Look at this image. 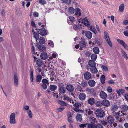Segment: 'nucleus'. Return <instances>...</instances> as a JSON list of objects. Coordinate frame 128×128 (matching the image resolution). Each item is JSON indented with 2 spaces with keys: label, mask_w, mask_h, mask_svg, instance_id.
I'll return each instance as SVG.
<instances>
[{
  "label": "nucleus",
  "mask_w": 128,
  "mask_h": 128,
  "mask_svg": "<svg viewBox=\"0 0 128 128\" xmlns=\"http://www.w3.org/2000/svg\"><path fill=\"white\" fill-rule=\"evenodd\" d=\"M58 103L62 106H67L66 103L63 101L59 100L58 101Z\"/></svg>",
  "instance_id": "obj_34"
},
{
  "label": "nucleus",
  "mask_w": 128,
  "mask_h": 128,
  "mask_svg": "<svg viewBox=\"0 0 128 128\" xmlns=\"http://www.w3.org/2000/svg\"><path fill=\"white\" fill-rule=\"evenodd\" d=\"M57 88V86L56 85H51L50 86V89L52 91H54Z\"/></svg>",
  "instance_id": "obj_37"
},
{
  "label": "nucleus",
  "mask_w": 128,
  "mask_h": 128,
  "mask_svg": "<svg viewBox=\"0 0 128 128\" xmlns=\"http://www.w3.org/2000/svg\"><path fill=\"white\" fill-rule=\"evenodd\" d=\"M14 84L16 86H17L18 84V79L17 75L16 73H15L14 75Z\"/></svg>",
  "instance_id": "obj_11"
},
{
  "label": "nucleus",
  "mask_w": 128,
  "mask_h": 128,
  "mask_svg": "<svg viewBox=\"0 0 128 128\" xmlns=\"http://www.w3.org/2000/svg\"><path fill=\"white\" fill-rule=\"evenodd\" d=\"M33 15L35 17H38V13L36 12H34L33 14Z\"/></svg>",
  "instance_id": "obj_58"
},
{
  "label": "nucleus",
  "mask_w": 128,
  "mask_h": 128,
  "mask_svg": "<svg viewBox=\"0 0 128 128\" xmlns=\"http://www.w3.org/2000/svg\"><path fill=\"white\" fill-rule=\"evenodd\" d=\"M124 97L126 100L128 101V94H125L124 96Z\"/></svg>",
  "instance_id": "obj_64"
},
{
  "label": "nucleus",
  "mask_w": 128,
  "mask_h": 128,
  "mask_svg": "<svg viewBox=\"0 0 128 128\" xmlns=\"http://www.w3.org/2000/svg\"><path fill=\"white\" fill-rule=\"evenodd\" d=\"M34 36L36 40V41L39 38V31H37L36 32H34Z\"/></svg>",
  "instance_id": "obj_33"
},
{
  "label": "nucleus",
  "mask_w": 128,
  "mask_h": 128,
  "mask_svg": "<svg viewBox=\"0 0 128 128\" xmlns=\"http://www.w3.org/2000/svg\"><path fill=\"white\" fill-rule=\"evenodd\" d=\"M121 52L122 54V56L126 60H128V56L125 52L122 50H121Z\"/></svg>",
  "instance_id": "obj_30"
},
{
  "label": "nucleus",
  "mask_w": 128,
  "mask_h": 128,
  "mask_svg": "<svg viewBox=\"0 0 128 128\" xmlns=\"http://www.w3.org/2000/svg\"><path fill=\"white\" fill-rule=\"evenodd\" d=\"M74 29L76 30L77 31L80 29L79 26L78 24L74 25L73 26Z\"/></svg>",
  "instance_id": "obj_47"
},
{
  "label": "nucleus",
  "mask_w": 128,
  "mask_h": 128,
  "mask_svg": "<svg viewBox=\"0 0 128 128\" xmlns=\"http://www.w3.org/2000/svg\"><path fill=\"white\" fill-rule=\"evenodd\" d=\"M49 84L48 80L46 79H43L42 80V83L40 84V85L44 90H46L47 88V85Z\"/></svg>",
  "instance_id": "obj_2"
},
{
  "label": "nucleus",
  "mask_w": 128,
  "mask_h": 128,
  "mask_svg": "<svg viewBox=\"0 0 128 128\" xmlns=\"http://www.w3.org/2000/svg\"><path fill=\"white\" fill-rule=\"evenodd\" d=\"M93 50L96 54H98L99 53V50L98 48L95 47L93 48Z\"/></svg>",
  "instance_id": "obj_39"
},
{
  "label": "nucleus",
  "mask_w": 128,
  "mask_h": 128,
  "mask_svg": "<svg viewBox=\"0 0 128 128\" xmlns=\"http://www.w3.org/2000/svg\"><path fill=\"white\" fill-rule=\"evenodd\" d=\"M88 65L90 67H92L96 66V63L94 62V61L90 60L88 62Z\"/></svg>",
  "instance_id": "obj_25"
},
{
  "label": "nucleus",
  "mask_w": 128,
  "mask_h": 128,
  "mask_svg": "<svg viewBox=\"0 0 128 128\" xmlns=\"http://www.w3.org/2000/svg\"><path fill=\"white\" fill-rule=\"evenodd\" d=\"M68 12L70 14H72L74 12L75 10L74 8L72 7H70L68 8Z\"/></svg>",
  "instance_id": "obj_35"
},
{
  "label": "nucleus",
  "mask_w": 128,
  "mask_h": 128,
  "mask_svg": "<svg viewBox=\"0 0 128 128\" xmlns=\"http://www.w3.org/2000/svg\"><path fill=\"white\" fill-rule=\"evenodd\" d=\"M72 118V116L70 115L69 116L68 118V122L70 123H71L73 122Z\"/></svg>",
  "instance_id": "obj_52"
},
{
  "label": "nucleus",
  "mask_w": 128,
  "mask_h": 128,
  "mask_svg": "<svg viewBox=\"0 0 128 128\" xmlns=\"http://www.w3.org/2000/svg\"><path fill=\"white\" fill-rule=\"evenodd\" d=\"M66 89L68 91L70 92H72L74 90V88L72 85L69 84L66 86Z\"/></svg>",
  "instance_id": "obj_19"
},
{
  "label": "nucleus",
  "mask_w": 128,
  "mask_h": 128,
  "mask_svg": "<svg viewBox=\"0 0 128 128\" xmlns=\"http://www.w3.org/2000/svg\"><path fill=\"white\" fill-rule=\"evenodd\" d=\"M112 89L110 86L106 88V90L109 93H111L112 92Z\"/></svg>",
  "instance_id": "obj_56"
},
{
  "label": "nucleus",
  "mask_w": 128,
  "mask_h": 128,
  "mask_svg": "<svg viewBox=\"0 0 128 128\" xmlns=\"http://www.w3.org/2000/svg\"><path fill=\"white\" fill-rule=\"evenodd\" d=\"M105 76L103 75H102L100 78L101 82L102 84H104L105 83Z\"/></svg>",
  "instance_id": "obj_41"
},
{
  "label": "nucleus",
  "mask_w": 128,
  "mask_h": 128,
  "mask_svg": "<svg viewBox=\"0 0 128 128\" xmlns=\"http://www.w3.org/2000/svg\"><path fill=\"white\" fill-rule=\"evenodd\" d=\"M75 108H79L80 107L81 105L79 102H76L73 105Z\"/></svg>",
  "instance_id": "obj_48"
},
{
  "label": "nucleus",
  "mask_w": 128,
  "mask_h": 128,
  "mask_svg": "<svg viewBox=\"0 0 128 128\" xmlns=\"http://www.w3.org/2000/svg\"><path fill=\"white\" fill-rule=\"evenodd\" d=\"M90 30L92 31L95 34L96 33V31L94 27L93 26H91L90 27Z\"/></svg>",
  "instance_id": "obj_46"
},
{
  "label": "nucleus",
  "mask_w": 128,
  "mask_h": 128,
  "mask_svg": "<svg viewBox=\"0 0 128 128\" xmlns=\"http://www.w3.org/2000/svg\"><path fill=\"white\" fill-rule=\"evenodd\" d=\"M124 4H121L119 7V12H123L124 11Z\"/></svg>",
  "instance_id": "obj_32"
},
{
  "label": "nucleus",
  "mask_w": 128,
  "mask_h": 128,
  "mask_svg": "<svg viewBox=\"0 0 128 128\" xmlns=\"http://www.w3.org/2000/svg\"><path fill=\"white\" fill-rule=\"evenodd\" d=\"M86 97V95L82 93H80L78 96L79 99L82 100H84Z\"/></svg>",
  "instance_id": "obj_13"
},
{
  "label": "nucleus",
  "mask_w": 128,
  "mask_h": 128,
  "mask_svg": "<svg viewBox=\"0 0 128 128\" xmlns=\"http://www.w3.org/2000/svg\"><path fill=\"white\" fill-rule=\"evenodd\" d=\"M66 89L65 87L61 86L60 87L59 89V91L60 93L61 94H64L66 92Z\"/></svg>",
  "instance_id": "obj_23"
},
{
  "label": "nucleus",
  "mask_w": 128,
  "mask_h": 128,
  "mask_svg": "<svg viewBox=\"0 0 128 128\" xmlns=\"http://www.w3.org/2000/svg\"><path fill=\"white\" fill-rule=\"evenodd\" d=\"M97 57V56L96 54H93L91 56V58L92 60L95 61Z\"/></svg>",
  "instance_id": "obj_40"
},
{
  "label": "nucleus",
  "mask_w": 128,
  "mask_h": 128,
  "mask_svg": "<svg viewBox=\"0 0 128 128\" xmlns=\"http://www.w3.org/2000/svg\"><path fill=\"white\" fill-rule=\"evenodd\" d=\"M39 50L40 52L44 51L46 49V47L44 45L40 44V45L38 47Z\"/></svg>",
  "instance_id": "obj_21"
},
{
  "label": "nucleus",
  "mask_w": 128,
  "mask_h": 128,
  "mask_svg": "<svg viewBox=\"0 0 128 128\" xmlns=\"http://www.w3.org/2000/svg\"><path fill=\"white\" fill-rule=\"evenodd\" d=\"M64 108V107L60 106L59 108L57 109L58 111V112H62Z\"/></svg>",
  "instance_id": "obj_54"
},
{
  "label": "nucleus",
  "mask_w": 128,
  "mask_h": 128,
  "mask_svg": "<svg viewBox=\"0 0 128 128\" xmlns=\"http://www.w3.org/2000/svg\"><path fill=\"white\" fill-rule=\"evenodd\" d=\"M40 34L41 36H44L47 34V32L45 28H42L40 30Z\"/></svg>",
  "instance_id": "obj_15"
},
{
  "label": "nucleus",
  "mask_w": 128,
  "mask_h": 128,
  "mask_svg": "<svg viewBox=\"0 0 128 128\" xmlns=\"http://www.w3.org/2000/svg\"><path fill=\"white\" fill-rule=\"evenodd\" d=\"M95 114L96 117L98 118L104 117L105 114L104 111L101 108L97 109L95 111Z\"/></svg>",
  "instance_id": "obj_1"
},
{
  "label": "nucleus",
  "mask_w": 128,
  "mask_h": 128,
  "mask_svg": "<svg viewBox=\"0 0 128 128\" xmlns=\"http://www.w3.org/2000/svg\"><path fill=\"white\" fill-rule=\"evenodd\" d=\"M79 44L80 46L83 47H85L86 46L85 42L83 41H81L80 42Z\"/></svg>",
  "instance_id": "obj_43"
},
{
  "label": "nucleus",
  "mask_w": 128,
  "mask_h": 128,
  "mask_svg": "<svg viewBox=\"0 0 128 128\" xmlns=\"http://www.w3.org/2000/svg\"><path fill=\"white\" fill-rule=\"evenodd\" d=\"M82 115L81 114H77L76 116V119L77 121L80 122L82 120Z\"/></svg>",
  "instance_id": "obj_36"
},
{
  "label": "nucleus",
  "mask_w": 128,
  "mask_h": 128,
  "mask_svg": "<svg viewBox=\"0 0 128 128\" xmlns=\"http://www.w3.org/2000/svg\"><path fill=\"white\" fill-rule=\"evenodd\" d=\"M42 78V76L40 75H38L36 77V81L37 82H41Z\"/></svg>",
  "instance_id": "obj_28"
},
{
  "label": "nucleus",
  "mask_w": 128,
  "mask_h": 128,
  "mask_svg": "<svg viewBox=\"0 0 128 128\" xmlns=\"http://www.w3.org/2000/svg\"><path fill=\"white\" fill-rule=\"evenodd\" d=\"M63 99L64 100H66L67 101H70V100L71 98L68 97V96L64 95L63 96Z\"/></svg>",
  "instance_id": "obj_49"
},
{
  "label": "nucleus",
  "mask_w": 128,
  "mask_h": 128,
  "mask_svg": "<svg viewBox=\"0 0 128 128\" xmlns=\"http://www.w3.org/2000/svg\"><path fill=\"white\" fill-rule=\"evenodd\" d=\"M40 3L42 5H44L46 4L47 3L45 0H39Z\"/></svg>",
  "instance_id": "obj_51"
},
{
  "label": "nucleus",
  "mask_w": 128,
  "mask_h": 128,
  "mask_svg": "<svg viewBox=\"0 0 128 128\" xmlns=\"http://www.w3.org/2000/svg\"><path fill=\"white\" fill-rule=\"evenodd\" d=\"M69 19L71 23H73L75 20V19L74 17L73 16H70L69 17Z\"/></svg>",
  "instance_id": "obj_50"
},
{
  "label": "nucleus",
  "mask_w": 128,
  "mask_h": 128,
  "mask_svg": "<svg viewBox=\"0 0 128 128\" xmlns=\"http://www.w3.org/2000/svg\"><path fill=\"white\" fill-rule=\"evenodd\" d=\"M104 38L107 43L111 47H112V43L109 37L108 32H106L105 31L104 32Z\"/></svg>",
  "instance_id": "obj_3"
},
{
  "label": "nucleus",
  "mask_w": 128,
  "mask_h": 128,
  "mask_svg": "<svg viewBox=\"0 0 128 128\" xmlns=\"http://www.w3.org/2000/svg\"><path fill=\"white\" fill-rule=\"evenodd\" d=\"M36 65L38 66H41L43 63V62L42 60L40 59H38L36 61Z\"/></svg>",
  "instance_id": "obj_31"
},
{
  "label": "nucleus",
  "mask_w": 128,
  "mask_h": 128,
  "mask_svg": "<svg viewBox=\"0 0 128 128\" xmlns=\"http://www.w3.org/2000/svg\"><path fill=\"white\" fill-rule=\"evenodd\" d=\"M15 117V114L14 113H12L11 114L10 116V123L14 124L16 123Z\"/></svg>",
  "instance_id": "obj_5"
},
{
  "label": "nucleus",
  "mask_w": 128,
  "mask_h": 128,
  "mask_svg": "<svg viewBox=\"0 0 128 128\" xmlns=\"http://www.w3.org/2000/svg\"><path fill=\"white\" fill-rule=\"evenodd\" d=\"M39 41L40 44H44L45 42L44 38L43 37H40L39 39Z\"/></svg>",
  "instance_id": "obj_42"
},
{
  "label": "nucleus",
  "mask_w": 128,
  "mask_h": 128,
  "mask_svg": "<svg viewBox=\"0 0 128 128\" xmlns=\"http://www.w3.org/2000/svg\"><path fill=\"white\" fill-rule=\"evenodd\" d=\"M49 45L51 47H53L54 46V43L51 40H49L48 43Z\"/></svg>",
  "instance_id": "obj_57"
},
{
  "label": "nucleus",
  "mask_w": 128,
  "mask_h": 128,
  "mask_svg": "<svg viewBox=\"0 0 128 128\" xmlns=\"http://www.w3.org/2000/svg\"><path fill=\"white\" fill-rule=\"evenodd\" d=\"M100 98L102 99H106L107 97V94L103 91H101L99 94Z\"/></svg>",
  "instance_id": "obj_9"
},
{
  "label": "nucleus",
  "mask_w": 128,
  "mask_h": 128,
  "mask_svg": "<svg viewBox=\"0 0 128 128\" xmlns=\"http://www.w3.org/2000/svg\"><path fill=\"white\" fill-rule=\"evenodd\" d=\"M40 57L42 59L45 60L48 58V55L46 53L42 52L40 54Z\"/></svg>",
  "instance_id": "obj_20"
},
{
  "label": "nucleus",
  "mask_w": 128,
  "mask_h": 128,
  "mask_svg": "<svg viewBox=\"0 0 128 128\" xmlns=\"http://www.w3.org/2000/svg\"><path fill=\"white\" fill-rule=\"evenodd\" d=\"M117 41L125 49H126L128 48V46L124 40L119 39H118L117 40Z\"/></svg>",
  "instance_id": "obj_7"
},
{
  "label": "nucleus",
  "mask_w": 128,
  "mask_h": 128,
  "mask_svg": "<svg viewBox=\"0 0 128 128\" xmlns=\"http://www.w3.org/2000/svg\"><path fill=\"white\" fill-rule=\"evenodd\" d=\"M102 101L103 105L105 106V107H108L110 105V102L108 100L105 99Z\"/></svg>",
  "instance_id": "obj_10"
},
{
  "label": "nucleus",
  "mask_w": 128,
  "mask_h": 128,
  "mask_svg": "<svg viewBox=\"0 0 128 128\" xmlns=\"http://www.w3.org/2000/svg\"><path fill=\"white\" fill-rule=\"evenodd\" d=\"M62 2L65 3H67L68 4H70L71 3V0H61Z\"/></svg>",
  "instance_id": "obj_55"
},
{
  "label": "nucleus",
  "mask_w": 128,
  "mask_h": 128,
  "mask_svg": "<svg viewBox=\"0 0 128 128\" xmlns=\"http://www.w3.org/2000/svg\"><path fill=\"white\" fill-rule=\"evenodd\" d=\"M84 34L86 37L88 39H91L92 36V34L91 32L89 31H86L85 32Z\"/></svg>",
  "instance_id": "obj_12"
},
{
  "label": "nucleus",
  "mask_w": 128,
  "mask_h": 128,
  "mask_svg": "<svg viewBox=\"0 0 128 128\" xmlns=\"http://www.w3.org/2000/svg\"><path fill=\"white\" fill-rule=\"evenodd\" d=\"M88 83L89 85L91 87L94 86L96 84L95 82L92 80H89L88 81Z\"/></svg>",
  "instance_id": "obj_14"
},
{
  "label": "nucleus",
  "mask_w": 128,
  "mask_h": 128,
  "mask_svg": "<svg viewBox=\"0 0 128 128\" xmlns=\"http://www.w3.org/2000/svg\"><path fill=\"white\" fill-rule=\"evenodd\" d=\"M23 108L24 110H29V109L30 107L28 106L25 105L24 106Z\"/></svg>",
  "instance_id": "obj_59"
},
{
  "label": "nucleus",
  "mask_w": 128,
  "mask_h": 128,
  "mask_svg": "<svg viewBox=\"0 0 128 128\" xmlns=\"http://www.w3.org/2000/svg\"><path fill=\"white\" fill-rule=\"evenodd\" d=\"M76 16H80L81 15L80 10L78 8H77L76 9V13L75 14Z\"/></svg>",
  "instance_id": "obj_29"
},
{
  "label": "nucleus",
  "mask_w": 128,
  "mask_h": 128,
  "mask_svg": "<svg viewBox=\"0 0 128 128\" xmlns=\"http://www.w3.org/2000/svg\"><path fill=\"white\" fill-rule=\"evenodd\" d=\"M84 76L85 80H88L91 78L92 75L90 72H87L84 74Z\"/></svg>",
  "instance_id": "obj_8"
},
{
  "label": "nucleus",
  "mask_w": 128,
  "mask_h": 128,
  "mask_svg": "<svg viewBox=\"0 0 128 128\" xmlns=\"http://www.w3.org/2000/svg\"><path fill=\"white\" fill-rule=\"evenodd\" d=\"M80 85L83 87H86L87 85V82L86 80L82 81L81 82Z\"/></svg>",
  "instance_id": "obj_38"
},
{
  "label": "nucleus",
  "mask_w": 128,
  "mask_h": 128,
  "mask_svg": "<svg viewBox=\"0 0 128 128\" xmlns=\"http://www.w3.org/2000/svg\"><path fill=\"white\" fill-rule=\"evenodd\" d=\"M90 69V72L93 74H96L98 72V70L96 66L91 67Z\"/></svg>",
  "instance_id": "obj_18"
},
{
  "label": "nucleus",
  "mask_w": 128,
  "mask_h": 128,
  "mask_svg": "<svg viewBox=\"0 0 128 128\" xmlns=\"http://www.w3.org/2000/svg\"><path fill=\"white\" fill-rule=\"evenodd\" d=\"M102 101L98 100L96 101L95 103L96 106L100 108L103 106Z\"/></svg>",
  "instance_id": "obj_22"
},
{
  "label": "nucleus",
  "mask_w": 128,
  "mask_h": 128,
  "mask_svg": "<svg viewBox=\"0 0 128 128\" xmlns=\"http://www.w3.org/2000/svg\"><path fill=\"white\" fill-rule=\"evenodd\" d=\"M31 24L32 26L34 28L36 27V26L35 23L34 21H32L31 22Z\"/></svg>",
  "instance_id": "obj_62"
},
{
  "label": "nucleus",
  "mask_w": 128,
  "mask_h": 128,
  "mask_svg": "<svg viewBox=\"0 0 128 128\" xmlns=\"http://www.w3.org/2000/svg\"><path fill=\"white\" fill-rule=\"evenodd\" d=\"M120 113L119 112H115L113 114V115L114 116L116 119L118 121L120 122H121L124 120L121 117V116L120 115Z\"/></svg>",
  "instance_id": "obj_4"
},
{
  "label": "nucleus",
  "mask_w": 128,
  "mask_h": 128,
  "mask_svg": "<svg viewBox=\"0 0 128 128\" xmlns=\"http://www.w3.org/2000/svg\"><path fill=\"white\" fill-rule=\"evenodd\" d=\"M86 124H82L80 125L79 126L80 128H84V127H86Z\"/></svg>",
  "instance_id": "obj_60"
},
{
  "label": "nucleus",
  "mask_w": 128,
  "mask_h": 128,
  "mask_svg": "<svg viewBox=\"0 0 128 128\" xmlns=\"http://www.w3.org/2000/svg\"><path fill=\"white\" fill-rule=\"evenodd\" d=\"M114 118L112 116H108L107 118V122L110 124L111 126H112V124L114 122Z\"/></svg>",
  "instance_id": "obj_6"
},
{
  "label": "nucleus",
  "mask_w": 128,
  "mask_h": 128,
  "mask_svg": "<svg viewBox=\"0 0 128 128\" xmlns=\"http://www.w3.org/2000/svg\"><path fill=\"white\" fill-rule=\"evenodd\" d=\"M88 102L89 104L92 105L94 104L95 102V100L94 98H90L88 100Z\"/></svg>",
  "instance_id": "obj_17"
},
{
  "label": "nucleus",
  "mask_w": 128,
  "mask_h": 128,
  "mask_svg": "<svg viewBox=\"0 0 128 128\" xmlns=\"http://www.w3.org/2000/svg\"><path fill=\"white\" fill-rule=\"evenodd\" d=\"M124 34L125 36H128V30L125 31Z\"/></svg>",
  "instance_id": "obj_63"
},
{
  "label": "nucleus",
  "mask_w": 128,
  "mask_h": 128,
  "mask_svg": "<svg viewBox=\"0 0 128 128\" xmlns=\"http://www.w3.org/2000/svg\"><path fill=\"white\" fill-rule=\"evenodd\" d=\"M82 22L85 25L88 26L90 25V23L88 21L86 18H83L82 20Z\"/></svg>",
  "instance_id": "obj_16"
},
{
  "label": "nucleus",
  "mask_w": 128,
  "mask_h": 128,
  "mask_svg": "<svg viewBox=\"0 0 128 128\" xmlns=\"http://www.w3.org/2000/svg\"><path fill=\"white\" fill-rule=\"evenodd\" d=\"M95 126V124L93 122H91L90 124L88 125V128H93Z\"/></svg>",
  "instance_id": "obj_53"
},
{
  "label": "nucleus",
  "mask_w": 128,
  "mask_h": 128,
  "mask_svg": "<svg viewBox=\"0 0 128 128\" xmlns=\"http://www.w3.org/2000/svg\"><path fill=\"white\" fill-rule=\"evenodd\" d=\"M118 109V107L117 105H113L111 107V110L114 112L116 111Z\"/></svg>",
  "instance_id": "obj_27"
},
{
  "label": "nucleus",
  "mask_w": 128,
  "mask_h": 128,
  "mask_svg": "<svg viewBox=\"0 0 128 128\" xmlns=\"http://www.w3.org/2000/svg\"><path fill=\"white\" fill-rule=\"evenodd\" d=\"M121 108L124 112H126L128 110V106L126 104H124L122 105Z\"/></svg>",
  "instance_id": "obj_24"
},
{
  "label": "nucleus",
  "mask_w": 128,
  "mask_h": 128,
  "mask_svg": "<svg viewBox=\"0 0 128 128\" xmlns=\"http://www.w3.org/2000/svg\"><path fill=\"white\" fill-rule=\"evenodd\" d=\"M31 49H32V51L33 52V53H34V54H35V53H36V54L37 53V52H35V48L33 46H32V48H31Z\"/></svg>",
  "instance_id": "obj_61"
},
{
  "label": "nucleus",
  "mask_w": 128,
  "mask_h": 128,
  "mask_svg": "<svg viewBox=\"0 0 128 128\" xmlns=\"http://www.w3.org/2000/svg\"><path fill=\"white\" fill-rule=\"evenodd\" d=\"M86 113H87L88 114L90 115H92L93 113V111L91 110L90 109H89L86 110Z\"/></svg>",
  "instance_id": "obj_44"
},
{
  "label": "nucleus",
  "mask_w": 128,
  "mask_h": 128,
  "mask_svg": "<svg viewBox=\"0 0 128 128\" xmlns=\"http://www.w3.org/2000/svg\"><path fill=\"white\" fill-rule=\"evenodd\" d=\"M30 78L31 82H32V84H33L34 83V75L33 74V70L31 69H30Z\"/></svg>",
  "instance_id": "obj_26"
},
{
  "label": "nucleus",
  "mask_w": 128,
  "mask_h": 128,
  "mask_svg": "<svg viewBox=\"0 0 128 128\" xmlns=\"http://www.w3.org/2000/svg\"><path fill=\"white\" fill-rule=\"evenodd\" d=\"M27 113L29 118H32V114L31 110H28L27 111Z\"/></svg>",
  "instance_id": "obj_45"
}]
</instances>
